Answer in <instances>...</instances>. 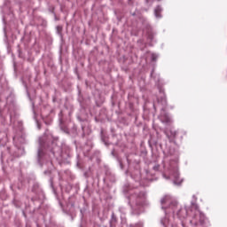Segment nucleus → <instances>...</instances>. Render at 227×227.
I'll return each instance as SVG.
<instances>
[{
	"mask_svg": "<svg viewBox=\"0 0 227 227\" xmlns=\"http://www.w3.org/2000/svg\"><path fill=\"white\" fill-rule=\"evenodd\" d=\"M62 30H63V27H62L61 26H58V27H57V31H58V33H59V35H61Z\"/></svg>",
	"mask_w": 227,
	"mask_h": 227,
	"instance_id": "3",
	"label": "nucleus"
},
{
	"mask_svg": "<svg viewBox=\"0 0 227 227\" xmlns=\"http://www.w3.org/2000/svg\"><path fill=\"white\" fill-rule=\"evenodd\" d=\"M170 134H171L172 137H176V136H177V131L171 130Z\"/></svg>",
	"mask_w": 227,
	"mask_h": 227,
	"instance_id": "4",
	"label": "nucleus"
},
{
	"mask_svg": "<svg viewBox=\"0 0 227 227\" xmlns=\"http://www.w3.org/2000/svg\"><path fill=\"white\" fill-rule=\"evenodd\" d=\"M173 177L175 184L179 185L182 184V180L179 179V173L177 170H176L175 173L173 174Z\"/></svg>",
	"mask_w": 227,
	"mask_h": 227,
	"instance_id": "1",
	"label": "nucleus"
},
{
	"mask_svg": "<svg viewBox=\"0 0 227 227\" xmlns=\"http://www.w3.org/2000/svg\"><path fill=\"white\" fill-rule=\"evenodd\" d=\"M154 12H155V16H156V17H160V7H157V8L154 10Z\"/></svg>",
	"mask_w": 227,
	"mask_h": 227,
	"instance_id": "2",
	"label": "nucleus"
}]
</instances>
